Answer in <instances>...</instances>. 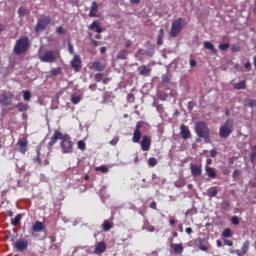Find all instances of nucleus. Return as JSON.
Masks as SVG:
<instances>
[{"mask_svg": "<svg viewBox=\"0 0 256 256\" xmlns=\"http://www.w3.org/2000/svg\"><path fill=\"white\" fill-rule=\"evenodd\" d=\"M38 59L42 63H55L57 59H61V52L58 50L40 48L38 51Z\"/></svg>", "mask_w": 256, "mask_h": 256, "instance_id": "1", "label": "nucleus"}, {"mask_svg": "<svg viewBox=\"0 0 256 256\" xmlns=\"http://www.w3.org/2000/svg\"><path fill=\"white\" fill-rule=\"evenodd\" d=\"M194 131L199 139H204L207 141L211 137V129L207 126V123L203 121H198L195 123Z\"/></svg>", "mask_w": 256, "mask_h": 256, "instance_id": "2", "label": "nucleus"}, {"mask_svg": "<svg viewBox=\"0 0 256 256\" xmlns=\"http://www.w3.org/2000/svg\"><path fill=\"white\" fill-rule=\"evenodd\" d=\"M29 49V37L21 36L15 43L13 52L15 55H23Z\"/></svg>", "mask_w": 256, "mask_h": 256, "instance_id": "3", "label": "nucleus"}, {"mask_svg": "<svg viewBox=\"0 0 256 256\" xmlns=\"http://www.w3.org/2000/svg\"><path fill=\"white\" fill-rule=\"evenodd\" d=\"M52 19L50 16L47 15H41L39 19L37 20L36 26H35V32L41 33L42 31H45L49 25L52 23Z\"/></svg>", "mask_w": 256, "mask_h": 256, "instance_id": "4", "label": "nucleus"}, {"mask_svg": "<svg viewBox=\"0 0 256 256\" xmlns=\"http://www.w3.org/2000/svg\"><path fill=\"white\" fill-rule=\"evenodd\" d=\"M183 27H185V20L183 18L174 20L170 31L171 37H177L183 31Z\"/></svg>", "mask_w": 256, "mask_h": 256, "instance_id": "5", "label": "nucleus"}, {"mask_svg": "<svg viewBox=\"0 0 256 256\" xmlns=\"http://www.w3.org/2000/svg\"><path fill=\"white\" fill-rule=\"evenodd\" d=\"M60 147L62 153H73V142L71 141V136H69V134H64L62 136Z\"/></svg>", "mask_w": 256, "mask_h": 256, "instance_id": "6", "label": "nucleus"}, {"mask_svg": "<svg viewBox=\"0 0 256 256\" xmlns=\"http://www.w3.org/2000/svg\"><path fill=\"white\" fill-rule=\"evenodd\" d=\"M233 133V121L227 120L223 126L220 127L219 135L221 139H227Z\"/></svg>", "mask_w": 256, "mask_h": 256, "instance_id": "7", "label": "nucleus"}, {"mask_svg": "<svg viewBox=\"0 0 256 256\" xmlns=\"http://www.w3.org/2000/svg\"><path fill=\"white\" fill-rule=\"evenodd\" d=\"M13 97H15V94L13 92H4L0 95V103L4 107H9L11 103H13Z\"/></svg>", "mask_w": 256, "mask_h": 256, "instance_id": "8", "label": "nucleus"}, {"mask_svg": "<svg viewBox=\"0 0 256 256\" xmlns=\"http://www.w3.org/2000/svg\"><path fill=\"white\" fill-rule=\"evenodd\" d=\"M141 127H143V121L137 122L134 133H133V137H132L133 143H139L141 141V137H142Z\"/></svg>", "mask_w": 256, "mask_h": 256, "instance_id": "9", "label": "nucleus"}, {"mask_svg": "<svg viewBox=\"0 0 256 256\" xmlns=\"http://www.w3.org/2000/svg\"><path fill=\"white\" fill-rule=\"evenodd\" d=\"M17 145L19 147V153L22 155H25V153L29 151V140H27V138L18 139Z\"/></svg>", "mask_w": 256, "mask_h": 256, "instance_id": "10", "label": "nucleus"}, {"mask_svg": "<svg viewBox=\"0 0 256 256\" xmlns=\"http://www.w3.org/2000/svg\"><path fill=\"white\" fill-rule=\"evenodd\" d=\"M140 147L142 151H149V149H151V137L144 135L140 142Z\"/></svg>", "mask_w": 256, "mask_h": 256, "instance_id": "11", "label": "nucleus"}, {"mask_svg": "<svg viewBox=\"0 0 256 256\" xmlns=\"http://www.w3.org/2000/svg\"><path fill=\"white\" fill-rule=\"evenodd\" d=\"M31 235L35 237V233H41V231H45V224L41 221H36L32 226Z\"/></svg>", "mask_w": 256, "mask_h": 256, "instance_id": "12", "label": "nucleus"}, {"mask_svg": "<svg viewBox=\"0 0 256 256\" xmlns=\"http://www.w3.org/2000/svg\"><path fill=\"white\" fill-rule=\"evenodd\" d=\"M105 251H107V244L105 243V241H100L96 243L94 250V253H96V255H101L105 253Z\"/></svg>", "mask_w": 256, "mask_h": 256, "instance_id": "13", "label": "nucleus"}, {"mask_svg": "<svg viewBox=\"0 0 256 256\" xmlns=\"http://www.w3.org/2000/svg\"><path fill=\"white\" fill-rule=\"evenodd\" d=\"M63 135V133L56 131L48 142V147L51 148L53 145H55V143H57V141H61V139H63Z\"/></svg>", "mask_w": 256, "mask_h": 256, "instance_id": "14", "label": "nucleus"}, {"mask_svg": "<svg viewBox=\"0 0 256 256\" xmlns=\"http://www.w3.org/2000/svg\"><path fill=\"white\" fill-rule=\"evenodd\" d=\"M71 67L76 73L81 71V58L78 55H74V58L71 61Z\"/></svg>", "mask_w": 256, "mask_h": 256, "instance_id": "15", "label": "nucleus"}, {"mask_svg": "<svg viewBox=\"0 0 256 256\" xmlns=\"http://www.w3.org/2000/svg\"><path fill=\"white\" fill-rule=\"evenodd\" d=\"M151 71V67H148L147 65H141L138 67V73L142 77H149V75H151Z\"/></svg>", "mask_w": 256, "mask_h": 256, "instance_id": "16", "label": "nucleus"}, {"mask_svg": "<svg viewBox=\"0 0 256 256\" xmlns=\"http://www.w3.org/2000/svg\"><path fill=\"white\" fill-rule=\"evenodd\" d=\"M190 170L193 177H201L203 169L199 165L190 164Z\"/></svg>", "mask_w": 256, "mask_h": 256, "instance_id": "17", "label": "nucleus"}, {"mask_svg": "<svg viewBox=\"0 0 256 256\" xmlns=\"http://www.w3.org/2000/svg\"><path fill=\"white\" fill-rule=\"evenodd\" d=\"M249 245H250L249 240H246V241L243 243L241 250H236V255H237V256H244V255H247V251H249Z\"/></svg>", "mask_w": 256, "mask_h": 256, "instance_id": "18", "label": "nucleus"}, {"mask_svg": "<svg viewBox=\"0 0 256 256\" xmlns=\"http://www.w3.org/2000/svg\"><path fill=\"white\" fill-rule=\"evenodd\" d=\"M180 133L182 135V138L191 139V131L189 130V127L185 126V124H182L180 126Z\"/></svg>", "mask_w": 256, "mask_h": 256, "instance_id": "19", "label": "nucleus"}, {"mask_svg": "<svg viewBox=\"0 0 256 256\" xmlns=\"http://www.w3.org/2000/svg\"><path fill=\"white\" fill-rule=\"evenodd\" d=\"M15 247L18 251H25V249L29 247V242H27V240L20 239L15 243Z\"/></svg>", "mask_w": 256, "mask_h": 256, "instance_id": "20", "label": "nucleus"}, {"mask_svg": "<svg viewBox=\"0 0 256 256\" xmlns=\"http://www.w3.org/2000/svg\"><path fill=\"white\" fill-rule=\"evenodd\" d=\"M99 10V4L96 1L92 2L88 17H97V11Z\"/></svg>", "mask_w": 256, "mask_h": 256, "instance_id": "21", "label": "nucleus"}, {"mask_svg": "<svg viewBox=\"0 0 256 256\" xmlns=\"http://www.w3.org/2000/svg\"><path fill=\"white\" fill-rule=\"evenodd\" d=\"M90 31H95L96 33H103V28L99 25V21L95 20L89 26Z\"/></svg>", "mask_w": 256, "mask_h": 256, "instance_id": "22", "label": "nucleus"}, {"mask_svg": "<svg viewBox=\"0 0 256 256\" xmlns=\"http://www.w3.org/2000/svg\"><path fill=\"white\" fill-rule=\"evenodd\" d=\"M205 171L210 179H215V177H217V172L215 171V168L206 166Z\"/></svg>", "mask_w": 256, "mask_h": 256, "instance_id": "23", "label": "nucleus"}, {"mask_svg": "<svg viewBox=\"0 0 256 256\" xmlns=\"http://www.w3.org/2000/svg\"><path fill=\"white\" fill-rule=\"evenodd\" d=\"M92 69L94 71H105V65H102L101 61H95L92 63Z\"/></svg>", "mask_w": 256, "mask_h": 256, "instance_id": "24", "label": "nucleus"}, {"mask_svg": "<svg viewBox=\"0 0 256 256\" xmlns=\"http://www.w3.org/2000/svg\"><path fill=\"white\" fill-rule=\"evenodd\" d=\"M233 88L236 90H241V89H247V81L242 80L240 82H237L233 85Z\"/></svg>", "mask_w": 256, "mask_h": 256, "instance_id": "25", "label": "nucleus"}, {"mask_svg": "<svg viewBox=\"0 0 256 256\" xmlns=\"http://www.w3.org/2000/svg\"><path fill=\"white\" fill-rule=\"evenodd\" d=\"M204 48L209 49V51H212V53H214V55H217V49H215V45H213V43H211L209 41H205Z\"/></svg>", "mask_w": 256, "mask_h": 256, "instance_id": "26", "label": "nucleus"}, {"mask_svg": "<svg viewBox=\"0 0 256 256\" xmlns=\"http://www.w3.org/2000/svg\"><path fill=\"white\" fill-rule=\"evenodd\" d=\"M21 219H23V214L16 215L15 218L11 219V225L13 227H17V225H19V223H21Z\"/></svg>", "mask_w": 256, "mask_h": 256, "instance_id": "27", "label": "nucleus"}, {"mask_svg": "<svg viewBox=\"0 0 256 256\" xmlns=\"http://www.w3.org/2000/svg\"><path fill=\"white\" fill-rule=\"evenodd\" d=\"M165 37V30L161 28L157 36V45H163V38Z\"/></svg>", "mask_w": 256, "mask_h": 256, "instance_id": "28", "label": "nucleus"}, {"mask_svg": "<svg viewBox=\"0 0 256 256\" xmlns=\"http://www.w3.org/2000/svg\"><path fill=\"white\" fill-rule=\"evenodd\" d=\"M217 193H219V191L217 190V187H210L208 189V197L210 199H213V197H217Z\"/></svg>", "mask_w": 256, "mask_h": 256, "instance_id": "29", "label": "nucleus"}, {"mask_svg": "<svg viewBox=\"0 0 256 256\" xmlns=\"http://www.w3.org/2000/svg\"><path fill=\"white\" fill-rule=\"evenodd\" d=\"M129 55V51L127 50H120L117 54L116 59L125 60L127 59V56Z\"/></svg>", "mask_w": 256, "mask_h": 256, "instance_id": "30", "label": "nucleus"}, {"mask_svg": "<svg viewBox=\"0 0 256 256\" xmlns=\"http://www.w3.org/2000/svg\"><path fill=\"white\" fill-rule=\"evenodd\" d=\"M244 103H245L246 107H251V109L256 107V100L255 99L247 98V99L244 100Z\"/></svg>", "mask_w": 256, "mask_h": 256, "instance_id": "31", "label": "nucleus"}, {"mask_svg": "<svg viewBox=\"0 0 256 256\" xmlns=\"http://www.w3.org/2000/svg\"><path fill=\"white\" fill-rule=\"evenodd\" d=\"M16 109H18L20 113H23L24 111H27V109H29V105L23 102H20L16 105Z\"/></svg>", "mask_w": 256, "mask_h": 256, "instance_id": "32", "label": "nucleus"}, {"mask_svg": "<svg viewBox=\"0 0 256 256\" xmlns=\"http://www.w3.org/2000/svg\"><path fill=\"white\" fill-rule=\"evenodd\" d=\"M102 229L103 231H111V229H113V224H111L109 220H105L102 224Z\"/></svg>", "mask_w": 256, "mask_h": 256, "instance_id": "33", "label": "nucleus"}, {"mask_svg": "<svg viewBox=\"0 0 256 256\" xmlns=\"http://www.w3.org/2000/svg\"><path fill=\"white\" fill-rule=\"evenodd\" d=\"M27 13H29V10L23 6H21L19 9H18V15L21 19H23V17L25 15H27Z\"/></svg>", "mask_w": 256, "mask_h": 256, "instance_id": "34", "label": "nucleus"}, {"mask_svg": "<svg viewBox=\"0 0 256 256\" xmlns=\"http://www.w3.org/2000/svg\"><path fill=\"white\" fill-rule=\"evenodd\" d=\"M222 237L227 239L228 237H233V232L229 228H225L222 232Z\"/></svg>", "mask_w": 256, "mask_h": 256, "instance_id": "35", "label": "nucleus"}, {"mask_svg": "<svg viewBox=\"0 0 256 256\" xmlns=\"http://www.w3.org/2000/svg\"><path fill=\"white\" fill-rule=\"evenodd\" d=\"M77 147H78V149H80V151H85V149H87L85 141H83V140H80L77 142Z\"/></svg>", "mask_w": 256, "mask_h": 256, "instance_id": "36", "label": "nucleus"}, {"mask_svg": "<svg viewBox=\"0 0 256 256\" xmlns=\"http://www.w3.org/2000/svg\"><path fill=\"white\" fill-rule=\"evenodd\" d=\"M198 249H200V251H207L209 248L207 247L205 242H203V240H200L198 244Z\"/></svg>", "mask_w": 256, "mask_h": 256, "instance_id": "37", "label": "nucleus"}, {"mask_svg": "<svg viewBox=\"0 0 256 256\" xmlns=\"http://www.w3.org/2000/svg\"><path fill=\"white\" fill-rule=\"evenodd\" d=\"M34 163H38V165H41V150H37V155L34 157Z\"/></svg>", "mask_w": 256, "mask_h": 256, "instance_id": "38", "label": "nucleus"}, {"mask_svg": "<svg viewBox=\"0 0 256 256\" xmlns=\"http://www.w3.org/2000/svg\"><path fill=\"white\" fill-rule=\"evenodd\" d=\"M24 101H31V91L26 90L23 92Z\"/></svg>", "mask_w": 256, "mask_h": 256, "instance_id": "39", "label": "nucleus"}, {"mask_svg": "<svg viewBox=\"0 0 256 256\" xmlns=\"http://www.w3.org/2000/svg\"><path fill=\"white\" fill-rule=\"evenodd\" d=\"M149 167H155L157 165V158L151 157L148 159Z\"/></svg>", "mask_w": 256, "mask_h": 256, "instance_id": "40", "label": "nucleus"}, {"mask_svg": "<svg viewBox=\"0 0 256 256\" xmlns=\"http://www.w3.org/2000/svg\"><path fill=\"white\" fill-rule=\"evenodd\" d=\"M174 252L175 253H183V245H181V244H174Z\"/></svg>", "mask_w": 256, "mask_h": 256, "instance_id": "41", "label": "nucleus"}, {"mask_svg": "<svg viewBox=\"0 0 256 256\" xmlns=\"http://www.w3.org/2000/svg\"><path fill=\"white\" fill-rule=\"evenodd\" d=\"M71 101H72L73 105H77L78 103L81 102V97L80 96L72 95L71 96Z\"/></svg>", "mask_w": 256, "mask_h": 256, "instance_id": "42", "label": "nucleus"}, {"mask_svg": "<svg viewBox=\"0 0 256 256\" xmlns=\"http://www.w3.org/2000/svg\"><path fill=\"white\" fill-rule=\"evenodd\" d=\"M96 171H100L101 173H109V168L107 166L102 165L96 168Z\"/></svg>", "mask_w": 256, "mask_h": 256, "instance_id": "43", "label": "nucleus"}, {"mask_svg": "<svg viewBox=\"0 0 256 256\" xmlns=\"http://www.w3.org/2000/svg\"><path fill=\"white\" fill-rule=\"evenodd\" d=\"M218 48L220 51H227V49H229V43H220Z\"/></svg>", "mask_w": 256, "mask_h": 256, "instance_id": "44", "label": "nucleus"}, {"mask_svg": "<svg viewBox=\"0 0 256 256\" xmlns=\"http://www.w3.org/2000/svg\"><path fill=\"white\" fill-rule=\"evenodd\" d=\"M51 75H61V73H63V70H61V68H54L51 70Z\"/></svg>", "mask_w": 256, "mask_h": 256, "instance_id": "45", "label": "nucleus"}, {"mask_svg": "<svg viewBox=\"0 0 256 256\" xmlns=\"http://www.w3.org/2000/svg\"><path fill=\"white\" fill-rule=\"evenodd\" d=\"M144 229H146V231H149V233H153L155 231V226L147 223L144 227Z\"/></svg>", "mask_w": 256, "mask_h": 256, "instance_id": "46", "label": "nucleus"}, {"mask_svg": "<svg viewBox=\"0 0 256 256\" xmlns=\"http://www.w3.org/2000/svg\"><path fill=\"white\" fill-rule=\"evenodd\" d=\"M94 79L96 83H101V81H103V74L102 73L95 74Z\"/></svg>", "mask_w": 256, "mask_h": 256, "instance_id": "47", "label": "nucleus"}, {"mask_svg": "<svg viewBox=\"0 0 256 256\" xmlns=\"http://www.w3.org/2000/svg\"><path fill=\"white\" fill-rule=\"evenodd\" d=\"M56 33H58V35H65L66 33L65 28H63V26L57 27Z\"/></svg>", "mask_w": 256, "mask_h": 256, "instance_id": "48", "label": "nucleus"}, {"mask_svg": "<svg viewBox=\"0 0 256 256\" xmlns=\"http://www.w3.org/2000/svg\"><path fill=\"white\" fill-rule=\"evenodd\" d=\"M231 223H232V225H239V217L232 216Z\"/></svg>", "mask_w": 256, "mask_h": 256, "instance_id": "49", "label": "nucleus"}, {"mask_svg": "<svg viewBox=\"0 0 256 256\" xmlns=\"http://www.w3.org/2000/svg\"><path fill=\"white\" fill-rule=\"evenodd\" d=\"M242 71H251V62H246Z\"/></svg>", "mask_w": 256, "mask_h": 256, "instance_id": "50", "label": "nucleus"}, {"mask_svg": "<svg viewBox=\"0 0 256 256\" xmlns=\"http://www.w3.org/2000/svg\"><path fill=\"white\" fill-rule=\"evenodd\" d=\"M68 51L70 55H75V49L73 48V45H71V43L68 44Z\"/></svg>", "mask_w": 256, "mask_h": 256, "instance_id": "51", "label": "nucleus"}, {"mask_svg": "<svg viewBox=\"0 0 256 256\" xmlns=\"http://www.w3.org/2000/svg\"><path fill=\"white\" fill-rule=\"evenodd\" d=\"M162 83H169V76L167 74L162 75Z\"/></svg>", "mask_w": 256, "mask_h": 256, "instance_id": "52", "label": "nucleus"}, {"mask_svg": "<svg viewBox=\"0 0 256 256\" xmlns=\"http://www.w3.org/2000/svg\"><path fill=\"white\" fill-rule=\"evenodd\" d=\"M232 51L233 53H237V51H241V46L239 45L232 46Z\"/></svg>", "mask_w": 256, "mask_h": 256, "instance_id": "53", "label": "nucleus"}, {"mask_svg": "<svg viewBox=\"0 0 256 256\" xmlns=\"http://www.w3.org/2000/svg\"><path fill=\"white\" fill-rule=\"evenodd\" d=\"M224 244L227 245L228 247H233V241H231L229 239H225Z\"/></svg>", "mask_w": 256, "mask_h": 256, "instance_id": "54", "label": "nucleus"}, {"mask_svg": "<svg viewBox=\"0 0 256 256\" xmlns=\"http://www.w3.org/2000/svg\"><path fill=\"white\" fill-rule=\"evenodd\" d=\"M251 157H252V159H256V146L252 147Z\"/></svg>", "mask_w": 256, "mask_h": 256, "instance_id": "55", "label": "nucleus"}, {"mask_svg": "<svg viewBox=\"0 0 256 256\" xmlns=\"http://www.w3.org/2000/svg\"><path fill=\"white\" fill-rule=\"evenodd\" d=\"M217 150H215V149H212L211 151H210V157H212V158H215V157H217Z\"/></svg>", "mask_w": 256, "mask_h": 256, "instance_id": "56", "label": "nucleus"}, {"mask_svg": "<svg viewBox=\"0 0 256 256\" xmlns=\"http://www.w3.org/2000/svg\"><path fill=\"white\" fill-rule=\"evenodd\" d=\"M149 207H150V209H154L155 211H157V202L154 201V202L150 203Z\"/></svg>", "mask_w": 256, "mask_h": 256, "instance_id": "57", "label": "nucleus"}, {"mask_svg": "<svg viewBox=\"0 0 256 256\" xmlns=\"http://www.w3.org/2000/svg\"><path fill=\"white\" fill-rule=\"evenodd\" d=\"M190 67H197V60L190 59Z\"/></svg>", "mask_w": 256, "mask_h": 256, "instance_id": "58", "label": "nucleus"}, {"mask_svg": "<svg viewBox=\"0 0 256 256\" xmlns=\"http://www.w3.org/2000/svg\"><path fill=\"white\" fill-rule=\"evenodd\" d=\"M240 173H241V171L236 169V170H234L232 177L235 179L236 177H238V175H240Z\"/></svg>", "mask_w": 256, "mask_h": 256, "instance_id": "59", "label": "nucleus"}, {"mask_svg": "<svg viewBox=\"0 0 256 256\" xmlns=\"http://www.w3.org/2000/svg\"><path fill=\"white\" fill-rule=\"evenodd\" d=\"M131 45H133V42L131 40H127L125 44L126 49H129Z\"/></svg>", "mask_w": 256, "mask_h": 256, "instance_id": "60", "label": "nucleus"}, {"mask_svg": "<svg viewBox=\"0 0 256 256\" xmlns=\"http://www.w3.org/2000/svg\"><path fill=\"white\" fill-rule=\"evenodd\" d=\"M90 91H95L97 89V84H91L89 86Z\"/></svg>", "mask_w": 256, "mask_h": 256, "instance_id": "61", "label": "nucleus"}, {"mask_svg": "<svg viewBox=\"0 0 256 256\" xmlns=\"http://www.w3.org/2000/svg\"><path fill=\"white\" fill-rule=\"evenodd\" d=\"M119 142V138H114L110 141V145H115L116 143Z\"/></svg>", "mask_w": 256, "mask_h": 256, "instance_id": "62", "label": "nucleus"}, {"mask_svg": "<svg viewBox=\"0 0 256 256\" xmlns=\"http://www.w3.org/2000/svg\"><path fill=\"white\" fill-rule=\"evenodd\" d=\"M186 233H188V235H191V233H193V228L191 227L186 228Z\"/></svg>", "mask_w": 256, "mask_h": 256, "instance_id": "63", "label": "nucleus"}, {"mask_svg": "<svg viewBox=\"0 0 256 256\" xmlns=\"http://www.w3.org/2000/svg\"><path fill=\"white\" fill-rule=\"evenodd\" d=\"M253 13H254V15H256V0L254 1Z\"/></svg>", "mask_w": 256, "mask_h": 256, "instance_id": "64", "label": "nucleus"}]
</instances>
